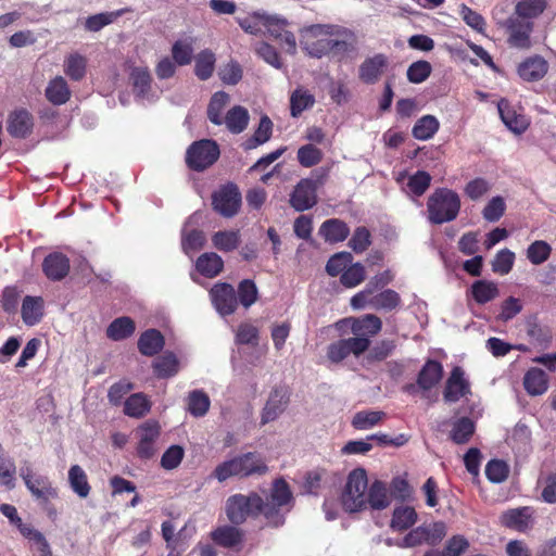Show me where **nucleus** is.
Segmentation results:
<instances>
[{
    "mask_svg": "<svg viewBox=\"0 0 556 556\" xmlns=\"http://www.w3.org/2000/svg\"><path fill=\"white\" fill-rule=\"evenodd\" d=\"M509 468L503 460L493 459L485 467V476L493 483H501L508 477Z\"/></svg>",
    "mask_w": 556,
    "mask_h": 556,
    "instance_id": "obj_60",
    "label": "nucleus"
},
{
    "mask_svg": "<svg viewBox=\"0 0 556 556\" xmlns=\"http://www.w3.org/2000/svg\"><path fill=\"white\" fill-rule=\"evenodd\" d=\"M20 476L28 491L36 498L48 500L56 496V490L52 486L48 477L34 475L33 468L27 462L20 468Z\"/></svg>",
    "mask_w": 556,
    "mask_h": 556,
    "instance_id": "obj_8",
    "label": "nucleus"
},
{
    "mask_svg": "<svg viewBox=\"0 0 556 556\" xmlns=\"http://www.w3.org/2000/svg\"><path fill=\"white\" fill-rule=\"evenodd\" d=\"M240 478L264 476L268 472V466L264 457L255 452H248L235 456Z\"/></svg>",
    "mask_w": 556,
    "mask_h": 556,
    "instance_id": "obj_16",
    "label": "nucleus"
},
{
    "mask_svg": "<svg viewBox=\"0 0 556 556\" xmlns=\"http://www.w3.org/2000/svg\"><path fill=\"white\" fill-rule=\"evenodd\" d=\"M416 510L407 505H401L394 508L390 527L392 530L403 532L417 522Z\"/></svg>",
    "mask_w": 556,
    "mask_h": 556,
    "instance_id": "obj_28",
    "label": "nucleus"
},
{
    "mask_svg": "<svg viewBox=\"0 0 556 556\" xmlns=\"http://www.w3.org/2000/svg\"><path fill=\"white\" fill-rule=\"evenodd\" d=\"M428 217L433 224H443L455 219L460 208V199L453 190H435L428 199Z\"/></svg>",
    "mask_w": 556,
    "mask_h": 556,
    "instance_id": "obj_3",
    "label": "nucleus"
},
{
    "mask_svg": "<svg viewBox=\"0 0 556 556\" xmlns=\"http://www.w3.org/2000/svg\"><path fill=\"white\" fill-rule=\"evenodd\" d=\"M290 393L285 387H276L269 393L268 400L263 408L261 422L263 425L276 420L288 407Z\"/></svg>",
    "mask_w": 556,
    "mask_h": 556,
    "instance_id": "obj_10",
    "label": "nucleus"
},
{
    "mask_svg": "<svg viewBox=\"0 0 556 556\" xmlns=\"http://www.w3.org/2000/svg\"><path fill=\"white\" fill-rule=\"evenodd\" d=\"M381 320L372 314L365 315L362 318L352 320L351 330L354 334L353 338H363L367 341V348L370 344V338L376 336L381 330Z\"/></svg>",
    "mask_w": 556,
    "mask_h": 556,
    "instance_id": "obj_20",
    "label": "nucleus"
},
{
    "mask_svg": "<svg viewBox=\"0 0 556 556\" xmlns=\"http://www.w3.org/2000/svg\"><path fill=\"white\" fill-rule=\"evenodd\" d=\"M151 408V403L143 393L130 395L124 405V413L134 418L144 416Z\"/></svg>",
    "mask_w": 556,
    "mask_h": 556,
    "instance_id": "obj_39",
    "label": "nucleus"
},
{
    "mask_svg": "<svg viewBox=\"0 0 556 556\" xmlns=\"http://www.w3.org/2000/svg\"><path fill=\"white\" fill-rule=\"evenodd\" d=\"M475 432V425L471 419L462 417L457 419L451 430V439L457 444H464L469 441Z\"/></svg>",
    "mask_w": 556,
    "mask_h": 556,
    "instance_id": "obj_45",
    "label": "nucleus"
},
{
    "mask_svg": "<svg viewBox=\"0 0 556 556\" xmlns=\"http://www.w3.org/2000/svg\"><path fill=\"white\" fill-rule=\"evenodd\" d=\"M470 394L469 382L460 367H455L445 382L443 397L445 402L455 403Z\"/></svg>",
    "mask_w": 556,
    "mask_h": 556,
    "instance_id": "obj_14",
    "label": "nucleus"
},
{
    "mask_svg": "<svg viewBox=\"0 0 556 556\" xmlns=\"http://www.w3.org/2000/svg\"><path fill=\"white\" fill-rule=\"evenodd\" d=\"M219 156L218 146L212 140H200L190 146L186 161L190 168L203 170L211 166Z\"/></svg>",
    "mask_w": 556,
    "mask_h": 556,
    "instance_id": "obj_5",
    "label": "nucleus"
},
{
    "mask_svg": "<svg viewBox=\"0 0 556 556\" xmlns=\"http://www.w3.org/2000/svg\"><path fill=\"white\" fill-rule=\"evenodd\" d=\"M438 129V119L432 115H425L416 122L413 136L418 140H428L433 137Z\"/></svg>",
    "mask_w": 556,
    "mask_h": 556,
    "instance_id": "obj_42",
    "label": "nucleus"
},
{
    "mask_svg": "<svg viewBox=\"0 0 556 556\" xmlns=\"http://www.w3.org/2000/svg\"><path fill=\"white\" fill-rule=\"evenodd\" d=\"M471 295L478 304H485L500 295L498 285L490 280H477L471 286Z\"/></svg>",
    "mask_w": 556,
    "mask_h": 556,
    "instance_id": "obj_32",
    "label": "nucleus"
},
{
    "mask_svg": "<svg viewBox=\"0 0 556 556\" xmlns=\"http://www.w3.org/2000/svg\"><path fill=\"white\" fill-rule=\"evenodd\" d=\"M153 368L159 377L165 378L170 377L177 374L178 371V362L175 355L165 354L162 357H159L154 364Z\"/></svg>",
    "mask_w": 556,
    "mask_h": 556,
    "instance_id": "obj_57",
    "label": "nucleus"
},
{
    "mask_svg": "<svg viewBox=\"0 0 556 556\" xmlns=\"http://www.w3.org/2000/svg\"><path fill=\"white\" fill-rule=\"evenodd\" d=\"M551 245L542 240H536L531 243L527 250V257L534 265L544 263L551 255Z\"/></svg>",
    "mask_w": 556,
    "mask_h": 556,
    "instance_id": "obj_55",
    "label": "nucleus"
},
{
    "mask_svg": "<svg viewBox=\"0 0 556 556\" xmlns=\"http://www.w3.org/2000/svg\"><path fill=\"white\" fill-rule=\"evenodd\" d=\"M130 78L134 90L139 97H147L151 85V75L147 67H135L131 71Z\"/></svg>",
    "mask_w": 556,
    "mask_h": 556,
    "instance_id": "obj_50",
    "label": "nucleus"
},
{
    "mask_svg": "<svg viewBox=\"0 0 556 556\" xmlns=\"http://www.w3.org/2000/svg\"><path fill=\"white\" fill-rule=\"evenodd\" d=\"M323 159L321 151L313 144H305L298 150V161L304 167H312Z\"/></svg>",
    "mask_w": 556,
    "mask_h": 556,
    "instance_id": "obj_63",
    "label": "nucleus"
},
{
    "mask_svg": "<svg viewBox=\"0 0 556 556\" xmlns=\"http://www.w3.org/2000/svg\"><path fill=\"white\" fill-rule=\"evenodd\" d=\"M212 477L218 480L219 482H224L233 477L240 478L236 457L227 459L217 465L214 471L212 472Z\"/></svg>",
    "mask_w": 556,
    "mask_h": 556,
    "instance_id": "obj_61",
    "label": "nucleus"
},
{
    "mask_svg": "<svg viewBox=\"0 0 556 556\" xmlns=\"http://www.w3.org/2000/svg\"><path fill=\"white\" fill-rule=\"evenodd\" d=\"M42 268L49 279L61 280L70 270V261L61 253H52L45 258Z\"/></svg>",
    "mask_w": 556,
    "mask_h": 556,
    "instance_id": "obj_22",
    "label": "nucleus"
},
{
    "mask_svg": "<svg viewBox=\"0 0 556 556\" xmlns=\"http://www.w3.org/2000/svg\"><path fill=\"white\" fill-rule=\"evenodd\" d=\"M22 319L27 326L37 325L43 316V301L39 296H26L22 304Z\"/></svg>",
    "mask_w": 556,
    "mask_h": 556,
    "instance_id": "obj_29",
    "label": "nucleus"
},
{
    "mask_svg": "<svg viewBox=\"0 0 556 556\" xmlns=\"http://www.w3.org/2000/svg\"><path fill=\"white\" fill-rule=\"evenodd\" d=\"M523 387L532 396L542 395L548 389L547 375L540 368H530L523 377Z\"/></svg>",
    "mask_w": 556,
    "mask_h": 556,
    "instance_id": "obj_23",
    "label": "nucleus"
},
{
    "mask_svg": "<svg viewBox=\"0 0 556 556\" xmlns=\"http://www.w3.org/2000/svg\"><path fill=\"white\" fill-rule=\"evenodd\" d=\"M270 15L254 13L240 21L241 28L249 34H261L267 30V20Z\"/></svg>",
    "mask_w": 556,
    "mask_h": 556,
    "instance_id": "obj_53",
    "label": "nucleus"
},
{
    "mask_svg": "<svg viewBox=\"0 0 556 556\" xmlns=\"http://www.w3.org/2000/svg\"><path fill=\"white\" fill-rule=\"evenodd\" d=\"M68 483L75 494L86 498L90 493V485L85 470L79 465L71 466L68 470Z\"/></svg>",
    "mask_w": 556,
    "mask_h": 556,
    "instance_id": "obj_34",
    "label": "nucleus"
},
{
    "mask_svg": "<svg viewBox=\"0 0 556 556\" xmlns=\"http://www.w3.org/2000/svg\"><path fill=\"white\" fill-rule=\"evenodd\" d=\"M197 39L192 36H186L176 40L172 47V58L179 66L191 63Z\"/></svg>",
    "mask_w": 556,
    "mask_h": 556,
    "instance_id": "obj_27",
    "label": "nucleus"
},
{
    "mask_svg": "<svg viewBox=\"0 0 556 556\" xmlns=\"http://www.w3.org/2000/svg\"><path fill=\"white\" fill-rule=\"evenodd\" d=\"M532 514L530 507L513 508L502 514L501 522L507 528L517 531H526L532 527Z\"/></svg>",
    "mask_w": 556,
    "mask_h": 556,
    "instance_id": "obj_19",
    "label": "nucleus"
},
{
    "mask_svg": "<svg viewBox=\"0 0 556 556\" xmlns=\"http://www.w3.org/2000/svg\"><path fill=\"white\" fill-rule=\"evenodd\" d=\"M547 72V63L540 56L530 58L518 67V73L525 80L541 79Z\"/></svg>",
    "mask_w": 556,
    "mask_h": 556,
    "instance_id": "obj_31",
    "label": "nucleus"
},
{
    "mask_svg": "<svg viewBox=\"0 0 556 556\" xmlns=\"http://www.w3.org/2000/svg\"><path fill=\"white\" fill-rule=\"evenodd\" d=\"M353 41V31L336 24H314L300 29L301 48L316 59L343 55L352 49Z\"/></svg>",
    "mask_w": 556,
    "mask_h": 556,
    "instance_id": "obj_2",
    "label": "nucleus"
},
{
    "mask_svg": "<svg viewBox=\"0 0 556 556\" xmlns=\"http://www.w3.org/2000/svg\"><path fill=\"white\" fill-rule=\"evenodd\" d=\"M135 323L129 317H119L113 320L106 329V336L111 340L119 341L130 337L135 332Z\"/></svg>",
    "mask_w": 556,
    "mask_h": 556,
    "instance_id": "obj_37",
    "label": "nucleus"
},
{
    "mask_svg": "<svg viewBox=\"0 0 556 556\" xmlns=\"http://www.w3.org/2000/svg\"><path fill=\"white\" fill-rule=\"evenodd\" d=\"M546 8L545 0H523L516 5V13L519 17L534 18Z\"/></svg>",
    "mask_w": 556,
    "mask_h": 556,
    "instance_id": "obj_54",
    "label": "nucleus"
},
{
    "mask_svg": "<svg viewBox=\"0 0 556 556\" xmlns=\"http://www.w3.org/2000/svg\"><path fill=\"white\" fill-rule=\"evenodd\" d=\"M508 42L511 47L518 49H528L531 46L530 34L532 31V24L529 22H520L510 20Z\"/></svg>",
    "mask_w": 556,
    "mask_h": 556,
    "instance_id": "obj_21",
    "label": "nucleus"
},
{
    "mask_svg": "<svg viewBox=\"0 0 556 556\" xmlns=\"http://www.w3.org/2000/svg\"><path fill=\"white\" fill-rule=\"evenodd\" d=\"M314 102V96L307 90L302 88L294 90L290 98L291 115L293 117L301 115L304 110L313 106Z\"/></svg>",
    "mask_w": 556,
    "mask_h": 556,
    "instance_id": "obj_47",
    "label": "nucleus"
},
{
    "mask_svg": "<svg viewBox=\"0 0 556 556\" xmlns=\"http://www.w3.org/2000/svg\"><path fill=\"white\" fill-rule=\"evenodd\" d=\"M352 262V255L349 252H340L329 258L326 265V271L336 277L345 270L348 265Z\"/></svg>",
    "mask_w": 556,
    "mask_h": 556,
    "instance_id": "obj_62",
    "label": "nucleus"
},
{
    "mask_svg": "<svg viewBox=\"0 0 556 556\" xmlns=\"http://www.w3.org/2000/svg\"><path fill=\"white\" fill-rule=\"evenodd\" d=\"M316 203V192L313 181L301 180L291 194L290 204L296 211L302 212L311 208Z\"/></svg>",
    "mask_w": 556,
    "mask_h": 556,
    "instance_id": "obj_17",
    "label": "nucleus"
},
{
    "mask_svg": "<svg viewBox=\"0 0 556 556\" xmlns=\"http://www.w3.org/2000/svg\"><path fill=\"white\" fill-rule=\"evenodd\" d=\"M431 64L427 61H416L407 68V79L413 84L425 81L431 74Z\"/></svg>",
    "mask_w": 556,
    "mask_h": 556,
    "instance_id": "obj_59",
    "label": "nucleus"
},
{
    "mask_svg": "<svg viewBox=\"0 0 556 556\" xmlns=\"http://www.w3.org/2000/svg\"><path fill=\"white\" fill-rule=\"evenodd\" d=\"M443 376V367L435 361H428L417 378V384H408L405 387V391L409 394L421 393V396L426 397L427 392L439 383Z\"/></svg>",
    "mask_w": 556,
    "mask_h": 556,
    "instance_id": "obj_7",
    "label": "nucleus"
},
{
    "mask_svg": "<svg viewBox=\"0 0 556 556\" xmlns=\"http://www.w3.org/2000/svg\"><path fill=\"white\" fill-rule=\"evenodd\" d=\"M195 266L202 275L213 278L223 270L224 262L218 254L211 252L202 254L197 260Z\"/></svg>",
    "mask_w": 556,
    "mask_h": 556,
    "instance_id": "obj_35",
    "label": "nucleus"
},
{
    "mask_svg": "<svg viewBox=\"0 0 556 556\" xmlns=\"http://www.w3.org/2000/svg\"><path fill=\"white\" fill-rule=\"evenodd\" d=\"M194 61V73L197 77L201 80L208 79L215 70V54L211 50L204 49L197 54Z\"/></svg>",
    "mask_w": 556,
    "mask_h": 556,
    "instance_id": "obj_36",
    "label": "nucleus"
},
{
    "mask_svg": "<svg viewBox=\"0 0 556 556\" xmlns=\"http://www.w3.org/2000/svg\"><path fill=\"white\" fill-rule=\"evenodd\" d=\"M400 303V294L392 289H387L375 295L372 308L391 311L396 308Z\"/></svg>",
    "mask_w": 556,
    "mask_h": 556,
    "instance_id": "obj_51",
    "label": "nucleus"
},
{
    "mask_svg": "<svg viewBox=\"0 0 556 556\" xmlns=\"http://www.w3.org/2000/svg\"><path fill=\"white\" fill-rule=\"evenodd\" d=\"M229 102V94L224 91L215 92L207 106V117L215 125L223 124V111Z\"/></svg>",
    "mask_w": 556,
    "mask_h": 556,
    "instance_id": "obj_40",
    "label": "nucleus"
},
{
    "mask_svg": "<svg viewBox=\"0 0 556 556\" xmlns=\"http://www.w3.org/2000/svg\"><path fill=\"white\" fill-rule=\"evenodd\" d=\"M293 501L292 492L283 479L274 481L266 501L257 493L235 494L226 502L228 519L236 525L242 523L249 516L263 515L268 525L279 527L285 522V507Z\"/></svg>",
    "mask_w": 556,
    "mask_h": 556,
    "instance_id": "obj_1",
    "label": "nucleus"
},
{
    "mask_svg": "<svg viewBox=\"0 0 556 556\" xmlns=\"http://www.w3.org/2000/svg\"><path fill=\"white\" fill-rule=\"evenodd\" d=\"M367 350V341L363 338L339 340L329 345L327 356L333 363H339L350 354L361 355Z\"/></svg>",
    "mask_w": 556,
    "mask_h": 556,
    "instance_id": "obj_13",
    "label": "nucleus"
},
{
    "mask_svg": "<svg viewBox=\"0 0 556 556\" xmlns=\"http://www.w3.org/2000/svg\"><path fill=\"white\" fill-rule=\"evenodd\" d=\"M273 132V122L266 115L261 117L257 129L255 130L253 137L245 141V149H254L260 144L267 142Z\"/></svg>",
    "mask_w": 556,
    "mask_h": 556,
    "instance_id": "obj_46",
    "label": "nucleus"
},
{
    "mask_svg": "<svg viewBox=\"0 0 556 556\" xmlns=\"http://www.w3.org/2000/svg\"><path fill=\"white\" fill-rule=\"evenodd\" d=\"M349 233L350 229L348 225L337 218L324 222L319 228V235L325 239V241L330 243L345 240Z\"/></svg>",
    "mask_w": 556,
    "mask_h": 556,
    "instance_id": "obj_26",
    "label": "nucleus"
},
{
    "mask_svg": "<svg viewBox=\"0 0 556 556\" xmlns=\"http://www.w3.org/2000/svg\"><path fill=\"white\" fill-rule=\"evenodd\" d=\"M46 98L54 105L66 103L71 98V90L62 76L51 79L45 90Z\"/></svg>",
    "mask_w": 556,
    "mask_h": 556,
    "instance_id": "obj_25",
    "label": "nucleus"
},
{
    "mask_svg": "<svg viewBox=\"0 0 556 556\" xmlns=\"http://www.w3.org/2000/svg\"><path fill=\"white\" fill-rule=\"evenodd\" d=\"M210 399L203 391H192L188 396V410L195 417L204 416L210 408Z\"/></svg>",
    "mask_w": 556,
    "mask_h": 556,
    "instance_id": "obj_49",
    "label": "nucleus"
},
{
    "mask_svg": "<svg viewBox=\"0 0 556 556\" xmlns=\"http://www.w3.org/2000/svg\"><path fill=\"white\" fill-rule=\"evenodd\" d=\"M214 210L224 217L235 216L241 205V194L235 185L219 188L212 195Z\"/></svg>",
    "mask_w": 556,
    "mask_h": 556,
    "instance_id": "obj_6",
    "label": "nucleus"
},
{
    "mask_svg": "<svg viewBox=\"0 0 556 556\" xmlns=\"http://www.w3.org/2000/svg\"><path fill=\"white\" fill-rule=\"evenodd\" d=\"M267 22V30L274 39L278 40L281 46L286 47V51L290 54H295L296 52V39L293 33L287 29L289 23L285 18H279L277 16H271L266 21Z\"/></svg>",
    "mask_w": 556,
    "mask_h": 556,
    "instance_id": "obj_15",
    "label": "nucleus"
},
{
    "mask_svg": "<svg viewBox=\"0 0 556 556\" xmlns=\"http://www.w3.org/2000/svg\"><path fill=\"white\" fill-rule=\"evenodd\" d=\"M384 417L380 410H362L356 413L352 419V426L357 430H368L377 426Z\"/></svg>",
    "mask_w": 556,
    "mask_h": 556,
    "instance_id": "obj_44",
    "label": "nucleus"
},
{
    "mask_svg": "<svg viewBox=\"0 0 556 556\" xmlns=\"http://www.w3.org/2000/svg\"><path fill=\"white\" fill-rule=\"evenodd\" d=\"M365 267L361 263L350 264L341 275V282L346 288H354L365 279Z\"/></svg>",
    "mask_w": 556,
    "mask_h": 556,
    "instance_id": "obj_52",
    "label": "nucleus"
},
{
    "mask_svg": "<svg viewBox=\"0 0 556 556\" xmlns=\"http://www.w3.org/2000/svg\"><path fill=\"white\" fill-rule=\"evenodd\" d=\"M498 112L506 127L516 135H520L529 126V119L526 115L517 112L506 100H501L497 104Z\"/></svg>",
    "mask_w": 556,
    "mask_h": 556,
    "instance_id": "obj_18",
    "label": "nucleus"
},
{
    "mask_svg": "<svg viewBox=\"0 0 556 556\" xmlns=\"http://www.w3.org/2000/svg\"><path fill=\"white\" fill-rule=\"evenodd\" d=\"M238 296L240 303L245 307L252 306L258 298V291L254 281L245 279L239 283Z\"/></svg>",
    "mask_w": 556,
    "mask_h": 556,
    "instance_id": "obj_58",
    "label": "nucleus"
},
{
    "mask_svg": "<svg viewBox=\"0 0 556 556\" xmlns=\"http://www.w3.org/2000/svg\"><path fill=\"white\" fill-rule=\"evenodd\" d=\"M431 176L425 170H418L408 177L407 188L415 195H421L429 188Z\"/></svg>",
    "mask_w": 556,
    "mask_h": 556,
    "instance_id": "obj_64",
    "label": "nucleus"
},
{
    "mask_svg": "<svg viewBox=\"0 0 556 556\" xmlns=\"http://www.w3.org/2000/svg\"><path fill=\"white\" fill-rule=\"evenodd\" d=\"M240 232L238 230L217 231L212 236L214 248L222 252L236 250L240 244Z\"/></svg>",
    "mask_w": 556,
    "mask_h": 556,
    "instance_id": "obj_38",
    "label": "nucleus"
},
{
    "mask_svg": "<svg viewBox=\"0 0 556 556\" xmlns=\"http://www.w3.org/2000/svg\"><path fill=\"white\" fill-rule=\"evenodd\" d=\"M164 345V338L160 331L150 329L143 332L138 340L139 351L147 356L156 354Z\"/></svg>",
    "mask_w": 556,
    "mask_h": 556,
    "instance_id": "obj_33",
    "label": "nucleus"
},
{
    "mask_svg": "<svg viewBox=\"0 0 556 556\" xmlns=\"http://www.w3.org/2000/svg\"><path fill=\"white\" fill-rule=\"evenodd\" d=\"M33 119L26 110H17L10 114L8 131L13 137L24 138L30 131Z\"/></svg>",
    "mask_w": 556,
    "mask_h": 556,
    "instance_id": "obj_24",
    "label": "nucleus"
},
{
    "mask_svg": "<svg viewBox=\"0 0 556 556\" xmlns=\"http://www.w3.org/2000/svg\"><path fill=\"white\" fill-rule=\"evenodd\" d=\"M368 480L365 469L352 470L341 494V504L349 513L359 511L367 506Z\"/></svg>",
    "mask_w": 556,
    "mask_h": 556,
    "instance_id": "obj_4",
    "label": "nucleus"
},
{
    "mask_svg": "<svg viewBox=\"0 0 556 556\" xmlns=\"http://www.w3.org/2000/svg\"><path fill=\"white\" fill-rule=\"evenodd\" d=\"M86 66L85 56L72 53L64 61V73L73 80H80L86 74Z\"/></svg>",
    "mask_w": 556,
    "mask_h": 556,
    "instance_id": "obj_43",
    "label": "nucleus"
},
{
    "mask_svg": "<svg viewBox=\"0 0 556 556\" xmlns=\"http://www.w3.org/2000/svg\"><path fill=\"white\" fill-rule=\"evenodd\" d=\"M212 539L224 547H233L242 540V532L230 526H225L216 529L212 533Z\"/></svg>",
    "mask_w": 556,
    "mask_h": 556,
    "instance_id": "obj_41",
    "label": "nucleus"
},
{
    "mask_svg": "<svg viewBox=\"0 0 556 556\" xmlns=\"http://www.w3.org/2000/svg\"><path fill=\"white\" fill-rule=\"evenodd\" d=\"M160 437V425L154 420H148L137 429L139 440L137 452L142 458H150L156 452V441Z\"/></svg>",
    "mask_w": 556,
    "mask_h": 556,
    "instance_id": "obj_12",
    "label": "nucleus"
},
{
    "mask_svg": "<svg viewBox=\"0 0 556 556\" xmlns=\"http://www.w3.org/2000/svg\"><path fill=\"white\" fill-rule=\"evenodd\" d=\"M515 254L508 249H503L492 261V270L498 275H507L514 265Z\"/></svg>",
    "mask_w": 556,
    "mask_h": 556,
    "instance_id": "obj_56",
    "label": "nucleus"
},
{
    "mask_svg": "<svg viewBox=\"0 0 556 556\" xmlns=\"http://www.w3.org/2000/svg\"><path fill=\"white\" fill-rule=\"evenodd\" d=\"M213 306L222 316L231 315L238 307V299L233 287L226 282H218L210 290Z\"/></svg>",
    "mask_w": 556,
    "mask_h": 556,
    "instance_id": "obj_9",
    "label": "nucleus"
},
{
    "mask_svg": "<svg viewBox=\"0 0 556 556\" xmlns=\"http://www.w3.org/2000/svg\"><path fill=\"white\" fill-rule=\"evenodd\" d=\"M389 65V58L383 53H376L366 58L358 67V78L367 85L380 80Z\"/></svg>",
    "mask_w": 556,
    "mask_h": 556,
    "instance_id": "obj_11",
    "label": "nucleus"
},
{
    "mask_svg": "<svg viewBox=\"0 0 556 556\" xmlns=\"http://www.w3.org/2000/svg\"><path fill=\"white\" fill-rule=\"evenodd\" d=\"M249 119L248 110L241 105H236L223 117V124L226 125L230 132L241 134L248 127Z\"/></svg>",
    "mask_w": 556,
    "mask_h": 556,
    "instance_id": "obj_30",
    "label": "nucleus"
},
{
    "mask_svg": "<svg viewBox=\"0 0 556 556\" xmlns=\"http://www.w3.org/2000/svg\"><path fill=\"white\" fill-rule=\"evenodd\" d=\"M389 503L390 501L384 484L380 481L374 482L367 490V504L374 509H383Z\"/></svg>",
    "mask_w": 556,
    "mask_h": 556,
    "instance_id": "obj_48",
    "label": "nucleus"
}]
</instances>
